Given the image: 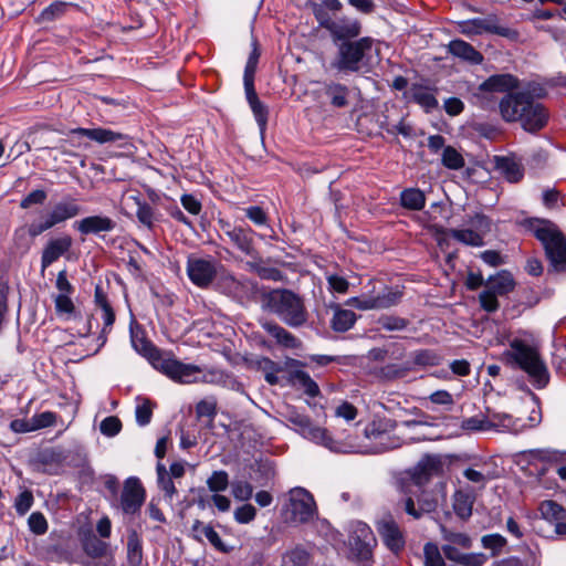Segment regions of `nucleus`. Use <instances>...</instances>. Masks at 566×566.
<instances>
[{"label": "nucleus", "mask_w": 566, "mask_h": 566, "mask_svg": "<svg viewBox=\"0 0 566 566\" xmlns=\"http://www.w3.org/2000/svg\"><path fill=\"white\" fill-rule=\"evenodd\" d=\"M331 40L336 48L329 63L332 71L338 74L360 73L367 69L370 52L375 44L371 36H359L363 30L360 21H348L343 25L331 24Z\"/></svg>", "instance_id": "f257e3e1"}, {"label": "nucleus", "mask_w": 566, "mask_h": 566, "mask_svg": "<svg viewBox=\"0 0 566 566\" xmlns=\"http://www.w3.org/2000/svg\"><path fill=\"white\" fill-rule=\"evenodd\" d=\"M134 348L151 364V366L172 379L181 384H192L206 381L201 375V368L192 364H184L168 354L161 353L150 342L145 338H133Z\"/></svg>", "instance_id": "f03ea898"}, {"label": "nucleus", "mask_w": 566, "mask_h": 566, "mask_svg": "<svg viewBox=\"0 0 566 566\" xmlns=\"http://www.w3.org/2000/svg\"><path fill=\"white\" fill-rule=\"evenodd\" d=\"M530 230L542 243L549 270L566 272V238L557 226L548 220L535 219L530 222Z\"/></svg>", "instance_id": "7ed1b4c3"}, {"label": "nucleus", "mask_w": 566, "mask_h": 566, "mask_svg": "<svg viewBox=\"0 0 566 566\" xmlns=\"http://www.w3.org/2000/svg\"><path fill=\"white\" fill-rule=\"evenodd\" d=\"M265 304L269 311L291 327H300L307 322L308 313L303 300L290 290L277 289L269 292Z\"/></svg>", "instance_id": "20e7f679"}, {"label": "nucleus", "mask_w": 566, "mask_h": 566, "mask_svg": "<svg viewBox=\"0 0 566 566\" xmlns=\"http://www.w3.org/2000/svg\"><path fill=\"white\" fill-rule=\"evenodd\" d=\"M443 472V461L440 455H424L411 470L396 480L399 492H411V488L420 490L433 476Z\"/></svg>", "instance_id": "39448f33"}, {"label": "nucleus", "mask_w": 566, "mask_h": 566, "mask_svg": "<svg viewBox=\"0 0 566 566\" xmlns=\"http://www.w3.org/2000/svg\"><path fill=\"white\" fill-rule=\"evenodd\" d=\"M286 497L284 512L289 522L308 524L317 518V505L310 491L302 486H295L286 493Z\"/></svg>", "instance_id": "423d86ee"}, {"label": "nucleus", "mask_w": 566, "mask_h": 566, "mask_svg": "<svg viewBox=\"0 0 566 566\" xmlns=\"http://www.w3.org/2000/svg\"><path fill=\"white\" fill-rule=\"evenodd\" d=\"M284 417L304 438L322 444L331 451L343 452L342 443L335 441L325 428L314 426L306 415L294 408H289Z\"/></svg>", "instance_id": "0eeeda50"}, {"label": "nucleus", "mask_w": 566, "mask_h": 566, "mask_svg": "<svg viewBox=\"0 0 566 566\" xmlns=\"http://www.w3.org/2000/svg\"><path fill=\"white\" fill-rule=\"evenodd\" d=\"M516 282L506 270L491 275L485 281L484 290L479 294L480 306L488 313H494L500 307L499 296H505L514 291Z\"/></svg>", "instance_id": "6e6552de"}, {"label": "nucleus", "mask_w": 566, "mask_h": 566, "mask_svg": "<svg viewBox=\"0 0 566 566\" xmlns=\"http://www.w3.org/2000/svg\"><path fill=\"white\" fill-rule=\"evenodd\" d=\"M511 347L513 350L512 357L518 366L526 371L538 386H545L548 381V374L538 353L521 340H514Z\"/></svg>", "instance_id": "1a4fd4ad"}, {"label": "nucleus", "mask_w": 566, "mask_h": 566, "mask_svg": "<svg viewBox=\"0 0 566 566\" xmlns=\"http://www.w3.org/2000/svg\"><path fill=\"white\" fill-rule=\"evenodd\" d=\"M222 264L211 256L199 258L190 255L187 260L189 280L200 289H208L217 280Z\"/></svg>", "instance_id": "9d476101"}, {"label": "nucleus", "mask_w": 566, "mask_h": 566, "mask_svg": "<svg viewBox=\"0 0 566 566\" xmlns=\"http://www.w3.org/2000/svg\"><path fill=\"white\" fill-rule=\"evenodd\" d=\"M396 428V422L389 419H378L368 423L364 429L365 437L375 442L373 453H381L400 446L399 439L389 434Z\"/></svg>", "instance_id": "9b49d317"}, {"label": "nucleus", "mask_w": 566, "mask_h": 566, "mask_svg": "<svg viewBox=\"0 0 566 566\" xmlns=\"http://www.w3.org/2000/svg\"><path fill=\"white\" fill-rule=\"evenodd\" d=\"M458 25L459 31L467 36L481 35L483 33L496 34L504 38L516 35V32L512 29L501 25L495 14L461 21Z\"/></svg>", "instance_id": "f8f14e48"}, {"label": "nucleus", "mask_w": 566, "mask_h": 566, "mask_svg": "<svg viewBox=\"0 0 566 566\" xmlns=\"http://www.w3.org/2000/svg\"><path fill=\"white\" fill-rule=\"evenodd\" d=\"M470 224L472 229H448L444 233L465 245L482 247L484 235L491 228L489 218L483 214H475L471 218Z\"/></svg>", "instance_id": "ddd939ff"}, {"label": "nucleus", "mask_w": 566, "mask_h": 566, "mask_svg": "<svg viewBox=\"0 0 566 566\" xmlns=\"http://www.w3.org/2000/svg\"><path fill=\"white\" fill-rule=\"evenodd\" d=\"M356 90L338 81H325L321 90L323 104L333 109L348 108L355 101Z\"/></svg>", "instance_id": "4468645a"}, {"label": "nucleus", "mask_w": 566, "mask_h": 566, "mask_svg": "<svg viewBox=\"0 0 566 566\" xmlns=\"http://www.w3.org/2000/svg\"><path fill=\"white\" fill-rule=\"evenodd\" d=\"M221 229L234 247L245 255L258 259V250L254 245V232L250 228L231 226L222 222Z\"/></svg>", "instance_id": "2eb2a0df"}, {"label": "nucleus", "mask_w": 566, "mask_h": 566, "mask_svg": "<svg viewBox=\"0 0 566 566\" xmlns=\"http://www.w3.org/2000/svg\"><path fill=\"white\" fill-rule=\"evenodd\" d=\"M343 9V4L339 0H323L321 3H314L312 6L313 14L321 28L326 30L331 34V24L343 25V23L348 21H359L357 18L353 17H340V18H332L328 11L339 12Z\"/></svg>", "instance_id": "dca6fc26"}, {"label": "nucleus", "mask_w": 566, "mask_h": 566, "mask_svg": "<svg viewBox=\"0 0 566 566\" xmlns=\"http://www.w3.org/2000/svg\"><path fill=\"white\" fill-rule=\"evenodd\" d=\"M376 528L385 545L398 553L405 545L403 534L391 515H385L376 523Z\"/></svg>", "instance_id": "f3484780"}, {"label": "nucleus", "mask_w": 566, "mask_h": 566, "mask_svg": "<svg viewBox=\"0 0 566 566\" xmlns=\"http://www.w3.org/2000/svg\"><path fill=\"white\" fill-rule=\"evenodd\" d=\"M117 223L111 217L104 214H94L82 218L74 222L73 227L82 235H97L113 232Z\"/></svg>", "instance_id": "a211bd4d"}, {"label": "nucleus", "mask_w": 566, "mask_h": 566, "mask_svg": "<svg viewBox=\"0 0 566 566\" xmlns=\"http://www.w3.org/2000/svg\"><path fill=\"white\" fill-rule=\"evenodd\" d=\"M145 501V490L137 478H128L125 481L120 495V506L124 513H136Z\"/></svg>", "instance_id": "6ab92c4d"}, {"label": "nucleus", "mask_w": 566, "mask_h": 566, "mask_svg": "<svg viewBox=\"0 0 566 566\" xmlns=\"http://www.w3.org/2000/svg\"><path fill=\"white\" fill-rule=\"evenodd\" d=\"M73 244L69 234L51 238L45 243L41 254V271L44 272L51 264L66 254Z\"/></svg>", "instance_id": "aec40b11"}, {"label": "nucleus", "mask_w": 566, "mask_h": 566, "mask_svg": "<svg viewBox=\"0 0 566 566\" xmlns=\"http://www.w3.org/2000/svg\"><path fill=\"white\" fill-rule=\"evenodd\" d=\"M530 93H509L500 102V112L505 122H517L525 107H530Z\"/></svg>", "instance_id": "412c9836"}, {"label": "nucleus", "mask_w": 566, "mask_h": 566, "mask_svg": "<svg viewBox=\"0 0 566 566\" xmlns=\"http://www.w3.org/2000/svg\"><path fill=\"white\" fill-rule=\"evenodd\" d=\"M216 287L228 296L243 298L249 293V281L234 276L222 265V270H220L216 280Z\"/></svg>", "instance_id": "4be33fe9"}, {"label": "nucleus", "mask_w": 566, "mask_h": 566, "mask_svg": "<svg viewBox=\"0 0 566 566\" xmlns=\"http://www.w3.org/2000/svg\"><path fill=\"white\" fill-rule=\"evenodd\" d=\"M548 114L545 107L536 103L532 95H530V107H525L521 118L517 122L522 127L531 133L542 129L547 123Z\"/></svg>", "instance_id": "5701e85b"}, {"label": "nucleus", "mask_w": 566, "mask_h": 566, "mask_svg": "<svg viewBox=\"0 0 566 566\" xmlns=\"http://www.w3.org/2000/svg\"><path fill=\"white\" fill-rule=\"evenodd\" d=\"M70 134L72 135H81L90 138L91 140H94L98 144H106V143H119L120 146L127 144V136L113 132L111 129L106 128H74L70 130Z\"/></svg>", "instance_id": "b1692460"}, {"label": "nucleus", "mask_w": 566, "mask_h": 566, "mask_svg": "<svg viewBox=\"0 0 566 566\" xmlns=\"http://www.w3.org/2000/svg\"><path fill=\"white\" fill-rule=\"evenodd\" d=\"M261 326L282 347L296 349L302 346L296 336L273 321H262Z\"/></svg>", "instance_id": "393cba45"}, {"label": "nucleus", "mask_w": 566, "mask_h": 566, "mask_svg": "<svg viewBox=\"0 0 566 566\" xmlns=\"http://www.w3.org/2000/svg\"><path fill=\"white\" fill-rule=\"evenodd\" d=\"M495 168L510 182H518L524 176L522 164L514 157L495 156Z\"/></svg>", "instance_id": "a878e982"}, {"label": "nucleus", "mask_w": 566, "mask_h": 566, "mask_svg": "<svg viewBox=\"0 0 566 566\" xmlns=\"http://www.w3.org/2000/svg\"><path fill=\"white\" fill-rule=\"evenodd\" d=\"M36 237H39V234L34 231L31 223L18 227L12 235L13 252L21 255L27 254Z\"/></svg>", "instance_id": "bb28decb"}, {"label": "nucleus", "mask_w": 566, "mask_h": 566, "mask_svg": "<svg viewBox=\"0 0 566 566\" xmlns=\"http://www.w3.org/2000/svg\"><path fill=\"white\" fill-rule=\"evenodd\" d=\"M518 81L511 74H496L490 76L479 86L481 93L484 92H509L517 87Z\"/></svg>", "instance_id": "cd10ccee"}, {"label": "nucleus", "mask_w": 566, "mask_h": 566, "mask_svg": "<svg viewBox=\"0 0 566 566\" xmlns=\"http://www.w3.org/2000/svg\"><path fill=\"white\" fill-rule=\"evenodd\" d=\"M408 98L420 105L426 109V112H430L438 106V101L433 94V92L426 86L413 84L408 91Z\"/></svg>", "instance_id": "c85d7f7f"}, {"label": "nucleus", "mask_w": 566, "mask_h": 566, "mask_svg": "<svg viewBox=\"0 0 566 566\" xmlns=\"http://www.w3.org/2000/svg\"><path fill=\"white\" fill-rule=\"evenodd\" d=\"M54 216L57 224L64 223L65 221L77 217L81 213V207L73 198L63 199L50 209Z\"/></svg>", "instance_id": "c756f323"}, {"label": "nucleus", "mask_w": 566, "mask_h": 566, "mask_svg": "<svg viewBox=\"0 0 566 566\" xmlns=\"http://www.w3.org/2000/svg\"><path fill=\"white\" fill-rule=\"evenodd\" d=\"M289 382L303 390V392L312 398L321 394L318 385L311 378V376L303 370H294L289 374Z\"/></svg>", "instance_id": "7c9ffc66"}, {"label": "nucleus", "mask_w": 566, "mask_h": 566, "mask_svg": "<svg viewBox=\"0 0 566 566\" xmlns=\"http://www.w3.org/2000/svg\"><path fill=\"white\" fill-rule=\"evenodd\" d=\"M94 300H95L96 306L102 312V319L104 321V327L102 329V334L104 336L111 329V327L113 326V324L115 322V313L107 300V295L105 294L103 289L98 285L95 287Z\"/></svg>", "instance_id": "2f4dec72"}, {"label": "nucleus", "mask_w": 566, "mask_h": 566, "mask_svg": "<svg viewBox=\"0 0 566 566\" xmlns=\"http://www.w3.org/2000/svg\"><path fill=\"white\" fill-rule=\"evenodd\" d=\"M449 51L458 57L469 61L473 64H480L483 55L476 51L470 43L462 40H453L449 44Z\"/></svg>", "instance_id": "473e14b6"}, {"label": "nucleus", "mask_w": 566, "mask_h": 566, "mask_svg": "<svg viewBox=\"0 0 566 566\" xmlns=\"http://www.w3.org/2000/svg\"><path fill=\"white\" fill-rule=\"evenodd\" d=\"M247 94V99L249 105L253 112L255 120L260 127L261 133H263L266 128L268 124V107L259 99L254 87L244 88Z\"/></svg>", "instance_id": "72a5a7b5"}, {"label": "nucleus", "mask_w": 566, "mask_h": 566, "mask_svg": "<svg viewBox=\"0 0 566 566\" xmlns=\"http://www.w3.org/2000/svg\"><path fill=\"white\" fill-rule=\"evenodd\" d=\"M126 546L129 566H143V542L135 530L128 532Z\"/></svg>", "instance_id": "f704fd0d"}, {"label": "nucleus", "mask_w": 566, "mask_h": 566, "mask_svg": "<svg viewBox=\"0 0 566 566\" xmlns=\"http://www.w3.org/2000/svg\"><path fill=\"white\" fill-rule=\"evenodd\" d=\"M247 266L251 272L256 273L263 280L282 281L283 273L276 268L265 266L262 256L258 254V259L253 258L247 262Z\"/></svg>", "instance_id": "c9c22d12"}, {"label": "nucleus", "mask_w": 566, "mask_h": 566, "mask_svg": "<svg viewBox=\"0 0 566 566\" xmlns=\"http://www.w3.org/2000/svg\"><path fill=\"white\" fill-rule=\"evenodd\" d=\"M192 531L197 533V537L203 535L216 549L223 553L228 552V547L211 525H206L197 520L192 525Z\"/></svg>", "instance_id": "e433bc0d"}, {"label": "nucleus", "mask_w": 566, "mask_h": 566, "mask_svg": "<svg viewBox=\"0 0 566 566\" xmlns=\"http://www.w3.org/2000/svg\"><path fill=\"white\" fill-rule=\"evenodd\" d=\"M473 497L463 491H457L453 495V510L455 514L462 518L468 520L472 514Z\"/></svg>", "instance_id": "4c0bfd02"}, {"label": "nucleus", "mask_w": 566, "mask_h": 566, "mask_svg": "<svg viewBox=\"0 0 566 566\" xmlns=\"http://www.w3.org/2000/svg\"><path fill=\"white\" fill-rule=\"evenodd\" d=\"M357 317L350 310H337L331 321V326L335 332H347L350 329Z\"/></svg>", "instance_id": "58836bf2"}, {"label": "nucleus", "mask_w": 566, "mask_h": 566, "mask_svg": "<svg viewBox=\"0 0 566 566\" xmlns=\"http://www.w3.org/2000/svg\"><path fill=\"white\" fill-rule=\"evenodd\" d=\"M401 205L410 210H421L426 203L424 193L417 188H409L400 195Z\"/></svg>", "instance_id": "ea45409f"}, {"label": "nucleus", "mask_w": 566, "mask_h": 566, "mask_svg": "<svg viewBox=\"0 0 566 566\" xmlns=\"http://www.w3.org/2000/svg\"><path fill=\"white\" fill-rule=\"evenodd\" d=\"M258 367L264 374L268 384L277 385L280 382L277 374L284 370L280 364L268 357H263L258 361Z\"/></svg>", "instance_id": "a19ab883"}, {"label": "nucleus", "mask_w": 566, "mask_h": 566, "mask_svg": "<svg viewBox=\"0 0 566 566\" xmlns=\"http://www.w3.org/2000/svg\"><path fill=\"white\" fill-rule=\"evenodd\" d=\"M129 199H132L137 206L136 217L138 221L148 229H151L155 221V213L153 208L147 202L142 201L138 196H132Z\"/></svg>", "instance_id": "79ce46f5"}, {"label": "nucleus", "mask_w": 566, "mask_h": 566, "mask_svg": "<svg viewBox=\"0 0 566 566\" xmlns=\"http://www.w3.org/2000/svg\"><path fill=\"white\" fill-rule=\"evenodd\" d=\"M441 535L443 541L447 542V545H452L461 548H470L472 545V539L465 533L455 532L442 526Z\"/></svg>", "instance_id": "37998d69"}, {"label": "nucleus", "mask_w": 566, "mask_h": 566, "mask_svg": "<svg viewBox=\"0 0 566 566\" xmlns=\"http://www.w3.org/2000/svg\"><path fill=\"white\" fill-rule=\"evenodd\" d=\"M402 297L399 290L387 289L382 293L375 296L376 310H385L397 305Z\"/></svg>", "instance_id": "c03bdc74"}, {"label": "nucleus", "mask_w": 566, "mask_h": 566, "mask_svg": "<svg viewBox=\"0 0 566 566\" xmlns=\"http://www.w3.org/2000/svg\"><path fill=\"white\" fill-rule=\"evenodd\" d=\"M442 165L452 170H459L464 167V158L452 146L444 147L441 157Z\"/></svg>", "instance_id": "a18cd8bd"}, {"label": "nucleus", "mask_w": 566, "mask_h": 566, "mask_svg": "<svg viewBox=\"0 0 566 566\" xmlns=\"http://www.w3.org/2000/svg\"><path fill=\"white\" fill-rule=\"evenodd\" d=\"M440 356L432 349H420L412 353V363L421 367H431L440 364Z\"/></svg>", "instance_id": "49530a36"}, {"label": "nucleus", "mask_w": 566, "mask_h": 566, "mask_svg": "<svg viewBox=\"0 0 566 566\" xmlns=\"http://www.w3.org/2000/svg\"><path fill=\"white\" fill-rule=\"evenodd\" d=\"M403 494V499L398 503V506L401 507L409 516L413 520H420L423 515L416 502L413 500V495L416 491L411 488V492H401Z\"/></svg>", "instance_id": "de8ad7c7"}, {"label": "nucleus", "mask_w": 566, "mask_h": 566, "mask_svg": "<svg viewBox=\"0 0 566 566\" xmlns=\"http://www.w3.org/2000/svg\"><path fill=\"white\" fill-rule=\"evenodd\" d=\"M259 56H260V53H259L256 46L254 45V49L251 52V54L248 59V62L245 64V69H244V76H243L244 88L254 87V74L256 71Z\"/></svg>", "instance_id": "09e8293b"}, {"label": "nucleus", "mask_w": 566, "mask_h": 566, "mask_svg": "<svg viewBox=\"0 0 566 566\" xmlns=\"http://www.w3.org/2000/svg\"><path fill=\"white\" fill-rule=\"evenodd\" d=\"M208 489L211 492L218 493L226 491L229 485V475L226 471H213L207 480Z\"/></svg>", "instance_id": "8fccbe9b"}, {"label": "nucleus", "mask_w": 566, "mask_h": 566, "mask_svg": "<svg viewBox=\"0 0 566 566\" xmlns=\"http://www.w3.org/2000/svg\"><path fill=\"white\" fill-rule=\"evenodd\" d=\"M154 405L147 398L142 399L135 410L136 421L140 427L147 426L153 417Z\"/></svg>", "instance_id": "3c124183"}, {"label": "nucleus", "mask_w": 566, "mask_h": 566, "mask_svg": "<svg viewBox=\"0 0 566 566\" xmlns=\"http://www.w3.org/2000/svg\"><path fill=\"white\" fill-rule=\"evenodd\" d=\"M378 324L385 331H402L408 326L409 321L399 316L382 315L379 317Z\"/></svg>", "instance_id": "603ef678"}, {"label": "nucleus", "mask_w": 566, "mask_h": 566, "mask_svg": "<svg viewBox=\"0 0 566 566\" xmlns=\"http://www.w3.org/2000/svg\"><path fill=\"white\" fill-rule=\"evenodd\" d=\"M423 554L426 566H446L441 552L436 544L427 543L423 547Z\"/></svg>", "instance_id": "864d4df0"}, {"label": "nucleus", "mask_w": 566, "mask_h": 566, "mask_svg": "<svg viewBox=\"0 0 566 566\" xmlns=\"http://www.w3.org/2000/svg\"><path fill=\"white\" fill-rule=\"evenodd\" d=\"M28 525L35 535H43L48 532V521L41 512H33L28 518Z\"/></svg>", "instance_id": "5fc2aeb1"}, {"label": "nucleus", "mask_w": 566, "mask_h": 566, "mask_svg": "<svg viewBox=\"0 0 566 566\" xmlns=\"http://www.w3.org/2000/svg\"><path fill=\"white\" fill-rule=\"evenodd\" d=\"M482 546L492 551L495 556L506 544V539L500 534H489L481 538Z\"/></svg>", "instance_id": "6e6d98bb"}, {"label": "nucleus", "mask_w": 566, "mask_h": 566, "mask_svg": "<svg viewBox=\"0 0 566 566\" xmlns=\"http://www.w3.org/2000/svg\"><path fill=\"white\" fill-rule=\"evenodd\" d=\"M415 495L417 497V504H418L422 515L431 513L437 509V506H438L437 500L433 496H431L428 492L420 491V493H418L416 491Z\"/></svg>", "instance_id": "4d7b16f0"}, {"label": "nucleus", "mask_w": 566, "mask_h": 566, "mask_svg": "<svg viewBox=\"0 0 566 566\" xmlns=\"http://www.w3.org/2000/svg\"><path fill=\"white\" fill-rule=\"evenodd\" d=\"M31 226L33 227L34 231L41 235L45 231L54 228L57 226V222H55L54 216L51 212V210L46 211L45 213H42L38 221L32 222Z\"/></svg>", "instance_id": "13d9d810"}, {"label": "nucleus", "mask_w": 566, "mask_h": 566, "mask_svg": "<svg viewBox=\"0 0 566 566\" xmlns=\"http://www.w3.org/2000/svg\"><path fill=\"white\" fill-rule=\"evenodd\" d=\"M231 488L232 495L239 501H248L252 496L253 488L247 481H234Z\"/></svg>", "instance_id": "bf43d9fd"}, {"label": "nucleus", "mask_w": 566, "mask_h": 566, "mask_svg": "<svg viewBox=\"0 0 566 566\" xmlns=\"http://www.w3.org/2000/svg\"><path fill=\"white\" fill-rule=\"evenodd\" d=\"M69 6L66 2H54L41 12L40 19L42 21H52L61 17Z\"/></svg>", "instance_id": "052dcab7"}, {"label": "nucleus", "mask_w": 566, "mask_h": 566, "mask_svg": "<svg viewBox=\"0 0 566 566\" xmlns=\"http://www.w3.org/2000/svg\"><path fill=\"white\" fill-rule=\"evenodd\" d=\"M122 429L120 420L115 416L106 417L99 424V430L104 436L114 437Z\"/></svg>", "instance_id": "680f3d73"}, {"label": "nucleus", "mask_w": 566, "mask_h": 566, "mask_svg": "<svg viewBox=\"0 0 566 566\" xmlns=\"http://www.w3.org/2000/svg\"><path fill=\"white\" fill-rule=\"evenodd\" d=\"M539 510L545 518L560 520L564 515L563 507L554 501H544Z\"/></svg>", "instance_id": "e2e57ef3"}, {"label": "nucleus", "mask_w": 566, "mask_h": 566, "mask_svg": "<svg viewBox=\"0 0 566 566\" xmlns=\"http://www.w3.org/2000/svg\"><path fill=\"white\" fill-rule=\"evenodd\" d=\"M46 198H48V195L44 190L35 189V190L31 191L28 196H25L20 201V208L29 209L30 207H32L34 205H43L44 201L46 200Z\"/></svg>", "instance_id": "0e129e2a"}, {"label": "nucleus", "mask_w": 566, "mask_h": 566, "mask_svg": "<svg viewBox=\"0 0 566 566\" xmlns=\"http://www.w3.org/2000/svg\"><path fill=\"white\" fill-rule=\"evenodd\" d=\"M310 562L311 556L304 548L296 547L287 554V563L292 566H308Z\"/></svg>", "instance_id": "69168bd1"}, {"label": "nucleus", "mask_w": 566, "mask_h": 566, "mask_svg": "<svg viewBox=\"0 0 566 566\" xmlns=\"http://www.w3.org/2000/svg\"><path fill=\"white\" fill-rule=\"evenodd\" d=\"M31 421H32V426L34 427V431H35V430H39L42 428L53 426L56 421V415L52 411H44V412L34 415L31 418Z\"/></svg>", "instance_id": "338daca9"}, {"label": "nucleus", "mask_w": 566, "mask_h": 566, "mask_svg": "<svg viewBox=\"0 0 566 566\" xmlns=\"http://www.w3.org/2000/svg\"><path fill=\"white\" fill-rule=\"evenodd\" d=\"M256 510L251 504H243L234 511V520L240 524H248L255 518Z\"/></svg>", "instance_id": "774afa93"}]
</instances>
